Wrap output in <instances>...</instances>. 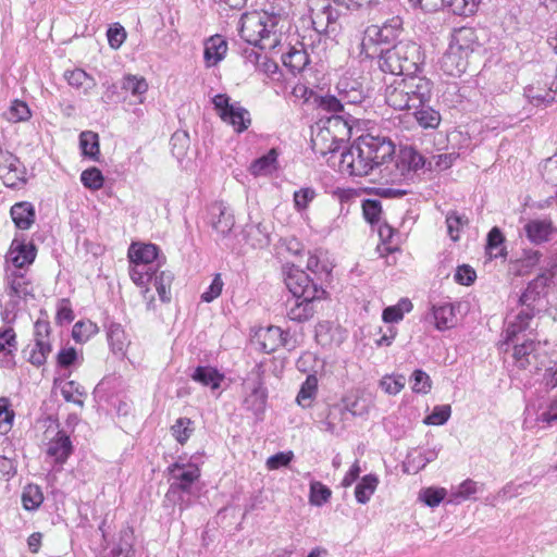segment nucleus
<instances>
[{"instance_id":"0e129e2a","label":"nucleus","mask_w":557,"mask_h":557,"mask_svg":"<svg viewBox=\"0 0 557 557\" xmlns=\"http://www.w3.org/2000/svg\"><path fill=\"white\" fill-rule=\"evenodd\" d=\"M542 175L546 182L557 185V153L545 160Z\"/></svg>"},{"instance_id":"c03bdc74","label":"nucleus","mask_w":557,"mask_h":557,"mask_svg":"<svg viewBox=\"0 0 557 557\" xmlns=\"http://www.w3.org/2000/svg\"><path fill=\"white\" fill-rule=\"evenodd\" d=\"M308 62V55L304 50L293 49L283 57L284 65L290 67L293 72L302 71Z\"/></svg>"},{"instance_id":"bb28decb","label":"nucleus","mask_w":557,"mask_h":557,"mask_svg":"<svg viewBox=\"0 0 557 557\" xmlns=\"http://www.w3.org/2000/svg\"><path fill=\"white\" fill-rule=\"evenodd\" d=\"M556 269L557 265H554L552 269L543 271L531 283H529L528 288L524 290V301L531 298L534 300L536 296L545 293L546 287L555 276Z\"/></svg>"},{"instance_id":"e2e57ef3","label":"nucleus","mask_w":557,"mask_h":557,"mask_svg":"<svg viewBox=\"0 0 557 557\" xmlns=\"http://www.w3.org/2000/svg\"><path fill=\"white\" fill-rule=\"evenodd\" d=\"M380 386L391 395H396L399 393L404 386H405V376L399 375L397 377L393 376H384L381 382Z\"/></svg>"},{"instance_id":"09e8293b","label":"nucleus","mask_w":557,"mask_h":557,"mask_svg":"<svg viewBox=\"0 0 557 557\" xmlns=\"http://www.w3.org/2000/svg\"><path fill=\"white\" fill-rule=\"evenodd\" d=\"M81 181L86 188L97 190L102 187L104 178L100 170L90 168L83 171Z\"/></svg>"},{"instance_id":"58836bf2","label":"nucleus","mask_w":557,"mask_h":557,"mask_svg":"<svg viewBox=\"0 0 557 557\" xmlns=\"http://www.w3.org/2000/svg\"><path fill=\"white\" fill-rule=\"evenodd\" d=\"M79 144L84 156L97 160L99 154V137L94 132H83L79 136Z\"/></svg>"},{"instance_id":"864d4df0","label":"nucleus","mask_w":557,"mask_h":557,"mask_svg":"<svg viewBox=\"0 0 557 557\" xmlns=\"http://www.w3.org/2000/svg\"><path fill=\"white\" fill-rule=\"evenodd\" d=\"M446 496V490L443 487H426L419 493V499L430 507L437 506Z\"/></svg>"},{"instance_id":"7c9ffc66","label":"nucleus","mask_w":557,"mask_h":557,"mask_svg":"<svg viewBox=\"0 0 557 557\" xmlns=\"http://www.w3.org/2000/svg\"><path fill=\"white\" fill-rule=\"evenodd\" d=\"M413 115L418 124L423 128H436L441 123V114L433 108L422 104L419 109H413Z\"/></svg>"},{"instance_id":"c756f323","label":"nucleus","mask_w":557,"mask_h":557,"mask_svg":"<svg viewBox=\"0 0 557 557\" xmlns=\"http://www.w3.org/2000/svg\"><path fill=\"white\" fill-rule=\"evenodd\" d=\"M277 153L275 149H271L267 154L255 160L249 166V172L253 176H263L271 174L276 169Z\"/></svg>"},{"instance_id":"3c124183","label":"nucleus","mask_w":557,"mask_h":557,"mask_svg":"<svg viewBox=\"0 0 557 557\" xmlns=\"http://www.w3.org/2000/svg\"><path fill=\"white\" fill-rule=\"evenodd\" d=\"M504 242V236L498 227H493L487 235L486 249L492 258L503 256V248H500Z\"/></svg>"},{"instance_id":"2eb2a0df","label":"nucleus","mask_w":557,"mask_h":557,"mask_svg":"<svg viewBox=\"0 0 557 557\" xmlns=\"http://www.w3.org/2000/svg\"><path fill=\"white\" fill-rule=\"evenodd\" d=\"M289 292L295 298L305 297L315 298V288L310 277L299 269L290 270L285 278Z\"/></svg>"},{"instance_id":"4468645a","label":"nucleus","mask_w":557,"mask_h":557,"mask_svg":"<svg viewBox=\"0 0 557 557\" xmlns=\"http://www.w3.org/2000/svg\"><path fill=\"white\" fill-rule=\"evenodd\" d=\"M478 46L479 42L475 30L471 27L454 29L448 45V47L454 51L459 52L469 59Z\"/></svg>"},{"instance_id":"412c9836","label":"nucleus","mask_w":557,"mask_h":557,"mask_svg":"<svg viewBox=\"0 0 557 557\" xmlns=\"http://www.w3.org/2000/svg\"><path fill=\"white\" fill-rule=\"evenodd\" d=\"M469 65V58L448 47L441 60L442 70L450 76H460Z\"/></svg>"},{"instance_id":"cd10ccee","label":"nucleus","mask_w":557,"mask_h":557,"mask_svg":"<svg viewBox=\"0 0 557 557\" xmlns=\"http://www.w3.org/2000/svg\"><path fill=\"white\" fill-rule=\"evenodd\" d=\"M157 256L158 248L152 244H132L128 249L131 262H140L151 265Z\"/></svg>"},{"instance_id":"bf43d9fd","label":"nucleus","mask_w":557,"mask_h":557,"mask_svg":"<svg viewBox=\"0 0 557 557\" xmlns=\"http://www.w3.org/2000/svg\"><path fill=\"white\" fill-rule=\"evenodd\" d=\"M293 451H281L267 459L265 466L269 470H277L281 467H287L293 460Z\"/></svg>"},{"instance_id":"473e14b6","label":"nucleus","mask_w":557,"mask_h":557,"mask_svg":"<svg viewBox=\"0 0 557 557\" xmlns=\"http://www.w3.org/2000/svg\"><path fill=\"white\" fill-rule=\"evenodd\" d=\"M379 480L373 474H368L357 484L355 488V496L358 503L366 504L370 500L372 494L375 492Z\"/></svg>"},{"instance_id":"8fccbe9b","label":"nucleus","mask_w":557,"mask_h":557,"mask_svg":"<svg viewBox=\"0 0 557 557\" xmlns=\"http://www.w3.org/2000/svg\"><path fill=\"white\" fill-rule=\"evenodd\" d=\"M235 224L234 216L226 208L219 207V216L213 222V227L222 235L228 234Z\"/></svg>"},{"instance_id":"5fc2aeb1","label":"nucleus","mask_w":557,"mask_h":557,"mask_svg":"<svg viewBox=\"0 0 557 557\" xmlns=\"http://www.w3.org/2000/svg\"><path fill=\"white\" fill-rule=\"evenodd\" d=\"M10 401L5 397L0 398V434H7L11 428L14 412L9 409Z\"/></svg>"},{"instance_id":"1a4fd4ad","label":"nucleus","mask_w":557,"mask_h":557,"mask_svg":"<svg viewBox=\"0 0 557 557\" xmlns=\"http://www.w3.org/2000/svg\"><path fill=\"white\" fill-rule=\"evenodd\" d=\"M550 76H540L528 85L524 96L535 106H547L554 102L557 97V87L554 88Z\"/></svg>"},{"instance_id":"423d86ee","label":"nucleus","mask_w":557,"mask_h":557,"mask_svg":"<svg viewBox=\"0 0 557 557\" xmlns=\"http://www.w3.org/2000/svg\"><path fill=\"white\" fill-rule=\"evenodd\" d=\"M351 127L342 116L333 115L318 124L312 135V148L317 153L326 156L336 152L349 139Z\"/></svg>"},{"instance_id":"f8f14e48","label":"nucleus","mask_w":557,"mask_h":557,"mask_svg":"<svg viewBox=\"0 0 557 557\" xmlns=\"http://www.w3.org/2000/svg\"><path fill=\"white\" fill-rule=\"evenodd\" d=\"M524 231L531 243L541 245L557 235V226L549 218L532 219L524 225Z\"/></svg>"},{"instance_id":"a211bd4d","label":"nucleus","mask_w":557,"mask_h":557,"mask_svg":"<svg viewBox=\"0 0 557 557\" xmlns=\"http://www.w3.org/2000/svg\"><path fill=\"white\" fill-rule=\"evenodd\" d=\"M522 332V311L516 313L512 318L507 321V327L505 330V341L502 344L504 351H508L512 345V357L519 361L521 359V346L517 343L518 335Z\"/></svg>"},{"instance_id":"b1692460","label":"nucleus","mask_w":557,"mask_h":557,"mask_svg":"<svg viewBox=\"0 0 557 557\" xmlns=\"http://www.w3.org/2000/svg\"><path fill=\"white\" fill-rule=\"evenodd\" d=\"M72 450V444L69 436L59 431L55 438H53L47 448V454L53 457L57 462H64L70 456Z\"/></svg>"},{"instance_id":"e433bc0d","label":"nucleus","mask_w":557,"mask_h":557,"mask_svg":"<svg viewBox=\"0 0 557 557\" xmlns=\"http://www.w3.org/2000/svg\"><path fill=\"white\" fill-rule=\"evenodd\" d=\"M129 275L133 282L138 286H146L151 283L154 275L152 265H147L140 262H132Z\"/></svg>"},{"instance_id":"a18cd8bd","label":"nucleus","mask_w":557,"mask_h":557,"mask_svg":"<svg viewBox=\"0 0 557 557\" xmlns=\"http://www.w3.org/2000/svg\"><path fill=\"white\" fill-rule=\"evenodd\" d=\"M193 422L188 418H180L172 425L171 431L173 436L180 444H185L194 432L191 426Z\"/></svg>"},{"instance_id":"a19ab883","label":"nucleus","mask_w":557,"mask_h":557,"mask_svg":"<svg viewBox=\"0 0 557 557\" xmlns=\"http://www.w3.org/2000/svg\"><path fill=\"white\" fill-rule=\"evenodd\" d=\"M332 496V491L324 484L319 481H313L310 483V495L309 502L313 506H322L327 503Z\"/></svg>"},{"instance_id":"20e7f679","label":"nucleus","mask_w":557,"mask_h":557,"mask_svg":"<svg viewBox=\"0 0 557 557\" xmlns=\"http://www.w3.org/2000/svg\"><path fill=\"white\" fill-rule=\"evenodd\" d=\"M423 62L421 47L411 40H400L381 53L379 67L393 75H416L414 72Z\"/></svg>"},{"instance_id":"9d476101","label":"nucleus","mask_w":557,"mask_h":557,"mask_svg":"<svg viewBox=\"0 0 557 557\" xmlns=\"http://www.w3.org/2000/svg\"><path fill=\"white\" fill-rule=\"evenodd\" d=\"M414 5L424 11H435L446 4L454 14L471 15L476 11L480 0H410Z\"/></svg>"},{"instance_id":"ea45409f","label":"nucleus","mask_w":557,"mask_h":557,"mask_svg":"<svg viewBox=\"0 0 557 557\" xmlns=\"http://www.w3.org/2000/svg\"><path fill=\"white\" fill-rule=\"evenodd\" d=\"M173 275L170 272L162 271L159 275H153L152 283L162 301L171 299V284Z\"/></svg>"},{"instance_id":"dca6fc26","label":"nucleus","mask_w":557,"mask_h":557,"mask_svg":"<svg viewBox=\"0 0 557 557\" xmlns=\"http://www.w3.org/2000/svg\"><path fill=\"white\" fill-rule=\"evenodd\" d=\"M36 247L32 243H25L17 238L13 239L7 253V261L22 269L34 262L36 258Z\"/></svg>"},{"instance_id":"6ab92c4d","label":"nucleus","mask_w":557,"mask_h":557,"mask_svg":"<svg viewBox=\"0 0 557 557\" xmlns=\"http://www.w3.org/2000/svg\"><path fill=\"white\" fill-rule=\"evenodd\" d=\"M287 317L296 322H304L313 317L314 313V298H309V295L300 298H293L288 301Z\"/></svg>"},{"instance_id":"79ce46f5","label":"nucleus","mask_w":557,"mask_h":557,"mask_svg":"<svg viewBox=\"0 0 557 557\" xmlns=\"http://www.w3.org/2000/svg\"><path fill=\"white\" fill-rule=\"evenodd\" d=\"M247 239L253 248H262L270 243L269 234L265 227L260 223L247 228Z\"/></svg>"},{"instance_id":"052dcab7","label":"nucleus","mask_w":557,"mask_h":557,"mask_svg":"<svg viewBox=\"0 0 557 557\" xmlns=\"http://www.w3.org/2000/svg\"><path fill=\"white\" fill-rule=\"evenodd\" d=\"M456 159L457 154L455 153H443L438 156H433L429 161V166L432 170L444 171L449 169Z\"/></svg>"},{"instance_id":"5701e85b","label":"nucleus","mask_w":557,"mask_h":557,"mask_svg":"<svg viewBox=\"0 0 557 557\" xmlns=\"http://www.w3.org/2000/svg\"><path fill=\"white\" fill-rule=\"evenodd\" d=\"M227 44L221 36H213L206 41L205 60L208 66L216 65L225 55Z\"/></svg>"},{"instance_id":"f03ea898","label":"nucleus","mask_w":557,"mask_h":557,"mask_svg":"<svg viewBox=\"0 0 557 557\" xmlns=\"http://www.w3.org/2000/svg\"><path fill=\"white\" fill-rule=\"evenodd\" d=\"M433 84L425 76L407 75L388 83L384 97L385 102L395 110H413L430 102Z\"/></svg>"},{"instance_id":"338daca9","label":"nucleus","mask_w":557,"mask_h":557,"mask_svg":"<svg viewBox=\"0 0 557 557\" xmlns=\"http://www.w3.org/2000/svg\"><path fill=\"white\" fill-rule=\"evenodd\" d=\"M315 197V193L312 188H301L294 194V205L298 211H301L308 207V205Z\"/></svg>"},{"instance_id":"49530a36","label":"nucleus","mask_w":557,"mask_h":557,"mask_svg":"<svg viewBox=\"0 0 557 557\" xmlns=\"http://www.w3.org/2000/svg\"><path fill=\"white\" fill-rule=\"evenodd\" d=\"M61 394L66 401L74 403L81 407L84 404L82 397L85 395V391L74 381L65 382L61 387Z\"/></svg>"},{"instance_id":"f3484780","label":"nucleus","mask_w":557,"mask_h":557,"mask_svg":"<svg viewBox=\"0 0 557 557\" xmlns=\"http://www.w3.org/2000/svg\"><path fill=\"white\" fill-rule=\"evenodd\" d=\"M287 333H284L278 326H268L260 329L257 334V341L261 349L267 352H273L281 346L287 345Z\"/></svg>"},{"instance_id":"aec40b11","label":"nucleus","mask_w":557,"mask_h":557,"mask_svg":"<svg viewBox=\"0 0 557 557\" xmlns=\"http://www.w3.org/2000/svg\"><path fill=\"white\" fill-rule=\"evenodd\" d=\"M317 341L323 345H339L345 338V330L329 321L318 323L315 326Z\"/></svg>"},{"instance_id":"603ef678","label":"nucleus","mask_w":557,"mask_h":557,"mask_svg":"<svg viewBox=\"0 0 557 557\" xmlns=\"http://www.w3.org/2000/svg\"><path fill=\"white\" fill-rule=\"evenodd\" d=\"M447 231L453 240L459 238V231L468 224V219L465 215L450 212L446 216Z\"/></svg>"},{"instance_id":"69168bd1","label":"nucleus","mask_w":557,"mask_h":557,"mask_svg":"<svg viewBox=\"0 0 557 557\" xmlns=\"http://www.w3.org/2000/svg\"><path fill=\"white\" fill-rule=\"evenodd\" d=\"M223 285L224 284L221 278V275L215 274V276L213 277L208 289L201 294V300L205 302L213 301L215 298H218L221 295Z\"/></svg>"},{"instance_id":"c85d7f7f","label":"nucleus","mask_w":557,"mask_h":557,"mask_svg":"<svg viewBox=\"0 0 557 557\" xmlns=\"http://www.w3.org/2000/svg\"><path fill=\"white\" fill-rule=\"evenodd\" d=\"M64 76L72 87L82 91L84 95H87L96 87L95 78L88 75L84 70L75 69L73 71H67Z\"/></svg>"},{"instance_id":"6e6d98bb","label":"nucleus","mask_w":557,"mask_h":557,"mask_svg":"<svg viewBox=\"0 0 557 557\" xmlns=\"http://www.w3.org/2000/svg\"><path fill=\"white\" fill-rule=\"evenodd\" d=\"M344 414V409L339 406H332L327 409V413L325 419L322 421L324 425V430L330 433H335L337 431L338 421L342 419Z\"/></svg>"},{"instance_id":"f257e3e1","label":"nucleus","mask_w":557,"mask_h":557,"mask_svg":"<svg viewBox=\"0 0 557 557\" xmlns=\"http://www.w3.org/2000/svg\"><path fill=\"white\" fill-rule=\"evenodd\" d=\"M394 153L392 141L371 135L360 136L342 152L339 170L351 176H373L377 164Z\"/></svg>"},{"instance_id":"7ed1b4c3","label":"nucleus","mask_w":557,"mask_h":557,"mask_svg":"<svg viewBox=\"0 0 557 557\" xmlns=\"http://www.w3.org/2000/svg\"><path fill=\"white\" fill-rule=\"evenodd\" d=\"M282 17L267 11H253L242 15L239 33L248 44L263 50L276 48L282 40Z\"/></svg>"},{"instance_id":"393cba45","label":"nucleus","mask_w":557,"mask_h":557,"mask_svg":"<svg viewBox=\"0 0 557 557\" xmlns=\"http://www.w3.org/2000/svg\"><path fill=\"white\" fill-rule=\"evenodd\" d=\"M456 306L453 304H444L441 306H433V318L437 330H447L455 326L456 319Z\"/></svg>"},{"instance_id":"774afa93","label":"nucleus","mask_w":557,"mask_h":557,"mask_svg":"<svg viewBox=\"0 0 557 557\" xmlns=\"http://www.w3.org/2000/svg\"><path fill=\"white\" fill-rule=\"evenodd\" d=\"M413 385H412V389L413 392L416 393H428L431 388V380H430V376L421 371V370H416L413 372Z\"/></svg>"},{"instance_id":"4be33fe9","label":"nucleus","mask_w":557,"mask_h":557,"mask_svg":"<svg viewBox=\"0 0 557 557\" xmlns=\"http://www.w3.org/2000/svg\"><path fill=\"white\" fill-rule=\"evenodd\" d=\"M260 374L257 373L256 380L250 384H247V388L250 389V394L245 398V404L248 409L255 413L262 412L267 400V392L262 386Z\"/></svg>"},{"instance_id":"c9c22d12","label":"nucleus","mask_w":557,"mask_h":557,"mask_svg":"<svg viewBox=\"0 0 557 557\" xmlns=\"http://www.w3.org/2000/svg\"><path fill=\"white\" fill-rule=\"evenodd\" d=\"M318 388V380L314 375L307 376L297 395V403L304 408L311 405Z\"/></svg>"},{"instance_id":"37998d69","label":"nucleus","mask_w":557,"mask_h":557,"mask_svg":"<svg viewBox=\"0 0 557 557\" xmlns=\"http://www.w3.org/2000/svg\"><path fill=\"white\" fill-rule=\"evenodd\" d=\"M98 333V326L96 323L87 320L79 321L74 324L72 335L77 343L87 342L92 335Z\"/></svg>"},{"instance_id":"0eeeda50","label":"nucleus","mask_w":557,"mask_h":557,"mask_svg":"<svg viewBox=\"0 0 557 557\" xmlns=\"http://www.w3.org/2000/svg\"><path fill=\"white\" fill-rule=\"evenodd\" d=\"M212 102L221 120L234 127L238 133L248 128L251 123L249 112L236 102H231V98L225 94H219L213 97Z\"/></svg>"},{"instance_id":"a878e982","label":"nucleus","mask_w":557,"mask_h":557,"mask_svg":"<svg viewBox=\"0 0 557 557\" xmlns=\"http://www.w3.org/2000/svg\"><path fill=\"white\" fill-rule=\"evenodd\" d=\"M11 216L21 230H28L35 221L34 207L29 202H18L11 208Z\"/></svg>"},{"instance_id":"de8ad7c7","label":"nucleus","mask_w":557,"mask_h":557,"mask_svg":"<svg viewBox=\"0 0 557 557\" xmlns=\"http://www.w3.org/2000/svg\"><path fill=\"white\" fill-rule=\"evenodd\" d=\"M122 89L131 91L135 97H140L148 90V84L144 77L129 74L124 77Z\"/></svg>"},{"instance_id":"6e6552de","label":"nucleus","mask_w":557,"mask_h":557,"mask_svg":"<svg viewBox=\"0 0 557 557\" xmlns=\"http://www.w3.org/2000/svg\"><path fill=\"white\" fill-rule=\"evenodd\" d=\"M308 1L314 30L319 34L334 32L338 13L331 7L329 0Z\"/></svg>"},{"instance_id":"72a5a7b5","label":"nucleus","mask_w":557,"mask_h":557,"mask_svg":"<svg viewBox=\"0 0 557 557\" xmlns=\"http://www.w3.org/2000/svg\"><path fill=\"white\" fill-rule=\"evenodd\" d=\"M193 379L205 386H210L212 389H216L220 386L223 375L213 368L198 367L193 374Z\"/></svg>"},{"instance_id":"680f3d73","label":"nucleus","mask_w":557,"mask_h":557,"mask_svg":"<svg viewBox=\"0 0 557 557\" xmlns=\"http://www.w3.org/2000/svg\"><path fill=\"white\" fill-rule=\"evenodd\" d=\"M478 491L476 483L471 480L462 482L456 492L451 494L450 502L458 503L460 499H468Z\"/></svg>"},{"instance_id":"2f4dec72","label":"nucleus","mask_w":557,"mask_h":557,"mask_svg":"<svg viewBox=\"0 0 557 557\" xmlns=\"http://www.w3.org/2000/svg\"><path fill=\"white\" fill-rule=\"evenodd\" d=\"M108 341L115 354L124 355L126 347L129 345V341L121 326L117 323H111L108 330Z\"/></svg>"},{"instance_id":"4d7b16f0","label":"nucleus","mask_w":557,"mask_h":557,"mask_svg":"<svg viewBox=\"0 0 557 557\" xmlns=\"http://www.w3.org/2000/svg\"><path fill=\"white\" fill-rule=\"evenodd\" d=\"M450 412L451 410L449 405L436 406L433 409V412L424 419V423L431 425H442L449 419Z\"/></svg>"},{"instance_id":"ddd939ff","label":"nucleus","mask_w":557,"mask_h":557,"mask_svg":"<svg viewBox=\"0 0 557 557\" xmlns=\"http://www.w3.org/2000/svg\"><path fill=\"white\" fill-rule=\"evenodd\" d=\"M24 168L11 152L0 149V178L7 186L14 187L22 180Z\"/></svg>"},{"instance_id":"39448f33","label":"nucleus","mask_w":557,"mask_h":557,"mask_svg":"<svg viewBox=\"0 0 557 557\" xmlns=\"http://www.w3.org/2000/svg\"><path fill=\"white\" fill-rule=\"evenodd\" d=\"M423 157L412 148H404L394 157H387L377 164L374 177L383 184H398L412 177L413 173L424 166Z\"/></svg>"},{"instance_id":"4c0bfd02","label":"nucleus","mask_w":557,"mask_h":557,"mask_svg":"<svg viewBox=\"0 0 557 557\" xmlns=\"http://www.w3.org/2000/svg\"><path fill=\"white\" fill-rule=\"evenodd\" d=\"M30 115L32 113L28 106L26 104V102L21 100L12 101L8 111L4 113L5 120H8L11 123L27 121L30 117Z\"/></svg>"},{"instance_id":"13d9d810","label":"nucleus","mask_w":557,"mask_h":557,"mask_svg":"<svg viewBox=\"0 0 557 557\" xmlns=\"http://www.w3.org/2000/svg\"><path fill=\"white\" fill-rule=\"evenodd\" d=\"M400 306H404L406 311L411 309V302L409 300H403L398 306H392L384 309L382 315L383 320L387 323L400 321L404 317V311Z\"/></svg>"},{"instance_id":"9b49d317","label":"nucleus","mask_w":557,"mask_h":557,"mask_svg":"<svg viewBox=\"0 0 557 557\" xmlns=\"http://www.w3.org/2000/svg\"><path fill=\"white\" fill-rule=\"evenodd\" d=\"M170 492L176 490L188 491L190 485L200 476V470L195 465L174 463L169 468Z\"/></svg>"},{"instance_id":"f704fd0d","label":"nucleus","mask_w":557,"mask_h":557,"mask_svg":"<svg viewBox=\"0 0 557 557\" xmlns=\"http://www.w3.org/2000/svg\"><path fill=\"white\" fill-rule=\"evenodd\" d=\"M44 502V494L38 485L28 484L22 493L23 507L26 510L37 509Z\"/></svg>"}]
</instances>
